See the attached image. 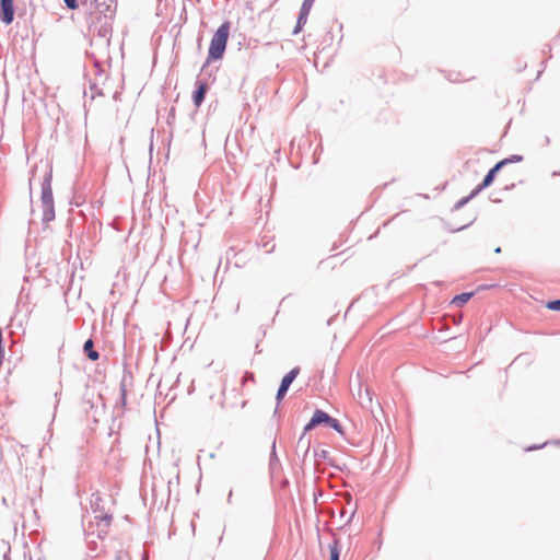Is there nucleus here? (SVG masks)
<instances>
[{"mask_svg":"<svg viewBox=\"0 0 560 560\" xmlns=\"http://www.w3.org/2000/svg\"><path fill=\"white\" fill-rule=\"evenodd\" d=\"M116 10L117 0H94L86 18L89 28L101 37H107Z\"/></svg>","mask_w":560,"mask_h":560,"instance_id":"f257e3e1","label":"nucleus"},{"mask_svg":"<svg viewBox=\"0 0 560 560\" xmlns=\"http://www.w3.org/2000/svg\"><path fill=\"white\" fill-rule=\"evenodd\" d=\"M229 33L230 24L228 22L221 24L219 28L215 31L210 42L208 58L205 65L202 66L201 71L205 70V68L210 63L211 60H218L222 58L226 48Z\"/></svg>","mask_w":560,"mask_h":560,"instance_id":"f03ea898","label":"nucleus"},{"mask_svg":"<svg viewBox=\"0 0 560 560\" xmlns=\"http://www.w3.org/2000/svg\"><path fill=\"white\" fill-rule=\"evenodd\" d=\"M51 180H52V172L50 170V171L46 172V174L44 175V178L40 183V188H42L40 202H42V208H43L42 221L45 225H47L49 222H51L55 219V205H54V197H52Z\"/></svg>","mask_w":560,"mask_h":560,"instance_id":"7ed1b4c3","label":"nucleus"},{"mask_svg":"<svg viewBox=\"0 0 560 560\" xmlns=\"http://www.w3.org/2000/svg\"><path fill=\"white\" fill-rule=\"evenodd\" d=\"M503 167V163L502 162H498L493 167H491L488 173L486 174V176L483 177L482 182L471 191V196H477L478 194H480L483 189H486L487 187H489L498 172Z\"/></svg>","mask_w":560,"mask_h":560,"instance_id":"20e7f679","label":"nucleus"},{"mask_svg":"<svg viewBox=\"0 0 560 560\" xmlns=\"http://www.w3.org/2000/svg\"><path fill=\"white\" fill-rule=\"evenodd\" d=\"M14 19L13 0H0V20L9 25Z\"/></svg>","mask_w":560,"mask_h":560,"instance_id":"39448f33","label":"nucleus"},{"mask_svg":"<svg viewBox=\"0 0 560 560\" xmlns=\"http://www.w3.org/2000/svg\"><path fill=\"white\" fill-rule=\"evenodd\" d=\"M315 411H316L317 417L320 418L318 420V424H325V425L334 429L338 433L343 434L342 427L337 419L330 417L327 412H325L320 409H316Z\"/></svg>","mask_w":560,"mask_h":560,"instance_id":"423d86ee","label":"nucleus"},{"mask_svg":"<svg viewBox=\"0 0 560 560\" xmlns=\"http://www.w3.org/2000/svg\"><path fill=\"white\" fill-rule=\"evenodd\" d=\"M208 91V83L203 80H197L196 82V90L192 93V102L196 107H199L207 94Z\"/></svg>","mask_w":560,"mask_h":560,"instance_id":"0eeeda50","label":"nucleus"},{"mask_svg":"<svg viewBox=\"0 0 560 560\" xmlns=\"http://www.w3.org/2000/svg\"><path fill=\"white\" fill-rule=\"evenodd\" d=\"M95 520H98V534L97 536L101 537L102 535H106L112 522V515L110 514H103V515H96Z\"/></svg>","mask_w":560,"mask_h":560,"instance_id":"6e6552de","label":"nucleus"},{"mask_svg":"<svg viewBox=\"0 0 560 560\" xmlns=\"http://www.w3.org/2000/svg\"><path fill=\"white\" fill-rule=\"evenodd\" d=\"M300 373V368H293L290 372H288L281 380L280 387L289 390L291 384L296 378Z\"/></svg>","mask_w":560,"mask_h":560,"instance_id":"1a4fd4ad","label":"nucleus"},{"mask_svg":"<svg viewBox=\"0 0 560 560\" xmlns=\"http://www.w3.org/2000/svg\"><path fill=\"white\" fill-rule=\"evenodd\" d=\"M319 419H320V418H319V417H317L316 411H314V413H313V416H312L311 420H310V421H308V423L304 427V431H303L302 435H301V436H300V439H299V445H301V444L304 442V438L306 436V433H307L308 431H311V430H313L314 428H316L317 425H319V424H318V420H319Z\"/></svg>","mask_w":560,"mask_h":560,"instance_id":"9d476101","label":"nucleus"},{"mask_svg":"<svg viewBox=\"0 0 560 560\" xmlns=\"http://www.w3.org/2000/svg\"><path fill=\"white\" fill-rule=\"evenodd\" d=\"M83 350L86 354V357L92 360V361H96L98 360L100 358V353L94 350V343H93V340L92 339H88L85 342H84V346H83Z\"/></svg>","mask_w":560,"mask_h":560,"instance_id":"9b49d317","label":"nucleus"},{"mask_svg":"<svg viewBox=\"0 0 560 560\" xmlns=\"http://www.w3.org/2000/svg\"><path fill=\"white\" fill-rule=\"evenodd\" d=\"M474 295L472 292H464L453 298L452 304H455L456 306H462L466 304L471 296Z\"/></svg>","mask_w":560,"mask_h":560,"instance_id":"f8f14e48","label":"nucleus"},{"mask_svg":"<svg viewBox=\"0 0 560 560\" xmlns=\"http://www.w3.org/2000/svg\"><path fill=\"white\" fill-rule=\"evenodd\" d=\"M329 551H330V559L329 560H339L340 558V546H339V539L334 538L332 544L329 545Z\"/></svg>","mask_w":560,"mask_h":560,"instance_id":"ddd939ff","label":"nucleus"},{"mask_svg":"<svg viewBox=\"0 0 560 560\" xmlns=\"http://www.w3.org/2000/svg\"><path fill=\"white\" fill-rule=\"evenodd\" d=\"M311 9H312V7H307L306 4L302 3L300 12H299V16H298V21H300L301 24H306Z\"/></svg>","mask_w":560,"mask_h":560,"instance_id":"4468645a","label":"nucleus"},{"mask_svg":"<svg viewBox=\"0 0 560 560\" xmlns=\"http://www.w3.org/2000/svg\"><path fill=\"white\" fill-rule=\"evenodd\" d=\"M523 161V156L518 154H513L506 159L501 160L500 162L503 163V166L511 164V163H518Z\"/></svg>","mask_w":560,"mask_h":560,"instance_id":"2eb2a0df","label":"nucleus"},{"mask_svg":"<svg viewBox=\"0 0 560 560\" xmlns=\"http://www.w3.org/2000/svg\"><path fill=\"white\" fill-rule=\"evenodd\" d=\"M314 456L316 462L326 460L329 457V452L327 450H315Z\"/></svg>","mask_w":560,"mask_h":560,"instance_id":"dca6fc26","label":"nucleus"},{"mask_svg":"<svg viewBox=\"0 0 560 560\" xmlns=\"http://www.w3.org/2000/svg\"><path fill=\"white\" fill-rule=\"evenodd\" d=\"M476 196H471V192L467 196V197H464L462 199H459L455 206H454V209L455 210H458V209H462L465 205H467L469 202V200H471L472 198H475Z\"/></svg>","mask_w":560,"mask_h":560,"instance_id":"f3484780","label":"nucleus"},{"mask_svg":"<svg viewBox=\"0 0 560 560\" xmlns=\"http://www.w3.org/2000/svg\"><path fill=\"white\" fill-rule=\"evenodd\" d=\"M546 307L550 311H557L560 312V299L559 300H552L548 301L546 303Z\"/></svg>","mask_w":560,"mask_h":560,"instance_id":"a211bd4d","label":"nucleus"},{"mask_svg":"<svg viewBox=\"0 0 560 560\" xmlns=\"http://www.w3.org/2000/svg\"><path fill=\"white\" fill-rule=\"evenodd\" d=\"M66 8L69 10H75L79 8L78 0H63Z\"/></svg>","mask_w":560,"mask_h":560,"instance_id":"6ab92c4d","label":"nucleus"},{"mask_svg":"<svg viewBox=\"0 0 560 560\" xmlns=\"http://www.w3.org/2000/svg\"><path fill=\"white\" fill-rule=\"evenodd\" d=\"M288 390L287 389H283L282 387L279 386L278 388V392H277V395H276V400L278 402V405L280 404V401L284 398V396L287 395Z\"/></svg>","mask_w":560,"mask_h":560,"instance_id":"aec40b11","label":"nucleus"},{"mask_svg":"<svg viewBox=\"0 0 560 560\" xmlns=\"http://www.w3.org/2000/svg\"><path fill=\"white\" fill-rule=\"evenodd\" d=\"M310 444H311L310 439H305V438H304V442H303L301 445H299V444H298V448H304V456H305V455L308 453V451H310Z\"/></svg>","mask_w":560,"mask_h":560,"instance_id":"412c9836","label":"nucleus"},{"mask_svg":"<svg viewBox=\"0 0 560 560\" xmlns=\"http://www.w3.org/2000/svg\"><path fill=\"white\" fill-rule=\"evenodd\" d=\"M90 90H91V97L94 98L95 95H100L101 94V90L95 85V84H91L90 85Z\"/></svg>","mask_w":560,"mask_h":560,"instance_id":"4be33fe9","label":"nucleus"},{"mask_svg":"<svg viewBox=\"0 0 560 560\" xmlns=\"http://www.w3.org/2000/svg\"><path fill=\"white\" fill-rule=\"evenodd\" d=\"M277 459V453H276V441H273L272 443V450H271V455H270V462L272 463L273 460Z\"/></svg>","mask_w":560,"mask_h":560,"instance_id":"5701e85b","label":"nucleus"},{"mask_svg":"<svg viewBox=\"0 0 560 560\" xmlns=\"http://www.w3.org/2000/svg\"><path fill=\"white\" fill-rule=\"evenodd\" d=\"M304 25H305V24H301V23H300V21H296V25H295V27H294V30H293V34H294V35L299 34V33L302 31V28H303V26H304Z\"/></svg>","mask_w":560,"mask_h":560,"instance_id":"b1692460","label":"nucleus"},{"mask_svg":"<svg viewBox=\"0 0 560 560\" xmlns=\"http://www.w3.org/2000/svg\"><path fill=\"white\" fill-rule=\"evenodd\" d=\"M315 0H303V4H306L307 7H313Z\"/></svg>","mask_w":560,"mask_h":560,"instance_id":"393cba45","label":"nucleus"},{"mask_svg":"<svg viewBox=\"0 0 560 560\" xmlns=\"http://www.w3.org/2000/svg\"><path fill=\"white\" fill-rule=\"evenodd\" d=\"M546 444H547V443H544V444H542V445H540V446H537V445L529 446V447L527 448V451L538 450V448L542 447V446H544V445H546Z\"/></svg>","mask_w":560,"mask_h":560,"instance_id":"a878e982","label":"nucleus"},{"mask_svg":"<svg viewBox=\"0 0 560 560\" xmlns=\"http://www.w3.org/2000/svg\"><path fill=\"white\" fill-rule=\"evenodd\" d=\"M121 400L124 404L126 402V389L125 388L121 389Z\"/></svg>","mask_w":560,"mask_h":560,"instance_id":"bb28decb","label":"nucleus"},{"mask_svg":"<svg viewBox=\"0 0 560 560\" xmlns=\"http://www.w3.org/2000/svg\"><path fill=\"white\" fill-rule=\"evenodd\" d=\"M232 497H233V491L230 490L229 492V495H228V503L231 504L232 503Z\"/></svg>","mask_w":560,"mask_h":560,"instance_id":"cd10ccee","label":"nucleus"},{"mask_svg":"<svg viewBox=\"0 0 560 560\" xmlns=\"http://www.w3.org/2000/svg\"><path fill=\"white\" fill-rule=\"evenodd\" d=\"M494 253H497V254L501 253V247H497V248L494 249Z\"/></svg>","mask_w":560,"mask_h":560,"instance_id":"c85d7f7f","label":"nucleus"},{"mask_svg":"<svg viewBox=\"0 0 560 560\" xmlns=\"http://www.w3.org/2000/svg\"><path fill=\"white\" fill-rule=\"evenodd\" d=\"M466 226H467V225H464V226H462V228H458L457 230H458V231H462V230H463V229H465Z\"/></svg>","mask_w":560,"mask_h":560,"instance_id":"c756f323","label":"nucleus"},{"mask_svg":"<svg viewBox=\"0 0 560 560\" xmlns=\"http://www.w3.org/2000/svg\"><path fill=\"white\" fill-rule=\"evenodd\" d=\"M558 174H559V173H557V172H553V174H552V175H553V176H556V175H558Z\"/></svg>","mask_w":560,"mask_h":560,"instance_id":"7c9ffc66","label":"nucleus"},{"mask_svg":"<svg viewBox=\"0 0 560 560\" xmlns=\"http://www.w3.org/2000/svg\"><path fill=\"white\" fill-rule=\"evenodd\" d=\"M555 443H556V444H560V441H556Z\"/></svg>","mask_w":560,"mask_h":560,"instance_id":"2f4dec72","label":"nucleus"}]
</instances>
